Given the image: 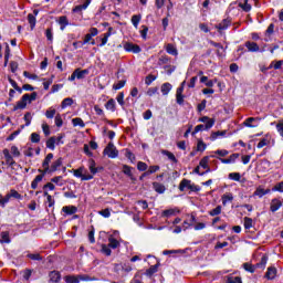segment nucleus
<instances>
[{"mask_svg": "<svg viewBox=\"0 0 283 283\" xmlns=\"http://www.w3.org/2000/svg\"><path fill=\"white\" fill-rule=\"evenodd\" d=\"M222 213V206H217L214 209H212L209 212V216H211L212 218L216 216H220Z\"/></svg>", "mask_w": 283, "mask_h": 283, "instance_id": "46", "label": "nucleus"}, {"mask_svg": "<svg viewBox=\"0 0 283 283\" xmlns=\"http://www.w3.org/2000/svg\"><path fill=\"white\" fill-rule=\"evenodd\" d=\"M169 92H171V84H169V83H164V84L161 85V94H163L164 96H167V94H169Z\"/></svg>", "mask_w": 283, "mask_h": 283, "instance_id": "40", "label": "nucleus"}, {"mask_svg": "<svg viewBox=\"0 0 283 283\" xmlns=\"http://www.w3.org/2000/svg\"><path fill=\"white\" fill-rule=\"evenodd\" d=\"M207 149V144L202 139H199L197 143V151H205Z\"/></svg>", "mask_w": 283, "mask_h": 283, "instance_id": "52", "label": "nucleus"}, {"mask_svg": "<svg viewBox=\"0 0 283 283\" xmlns=\"http://www.w3.org/2000/svg\"><path fill=\"white\" fill-rule=\"evenodd\" d=\"M49 277L51 282H61V272L52 271L50 272Z\"/></svg>", "mask_w": 283, "mask_h": 283, "instance_id": "30", "label": "nucleus"}, {"mask_svg": "<svg viewBox=\"0 0 283 283\" xmlns=\"http://www.w3.org/2000/svg\"><path fill=\"white\" fill-rule=\"evenodd\" d=\"M57 23L60 24V30H65L67 25H70V20L65 15H61L57 20Z\"/></svg>", "mask_w": 283, "mask_h": 283, "instance_id": "22", "label": "nucleus"}, {"mask_svg": "<svg viewBox=\"0 0 283 283\" xmlns=\"http://www.w3.org/2000/svg\"><path fill=\"white\" fill-rule=\"evenodd\" d=\"M73 175L75 176V178H81V180H93L94 179V175L90 174V171H87V169L80 167L75 170H73Z\"/></svg>", "mask_w": 283, "mask_h": 283, "instance_id": "4", "label": "nucleus"}, {"mask_svg": "<svg viewBox=\"0 0 283 283\" xmlns=\"http://www.w3.org/2000/svg\"><path fill=\"white\" fill-rule=\"evenodd\" d=\"M229 25H231V19L227 18V19H223L219 24H216V29L219 32H222V30H227Z\"/></svg>", "mask_w": 283, "mask_h": 283, "instance_id": "17", "label": "nucleus"}, {"mask_svg": "<svg viewBox=\"0 0 283 283\" xmlns=\"http://www.w3.org/2000/svg\"><path fill=\"white\" fill-rule=\"evenodd\" d=\"M88 169L91 171V176H96V174H98V168L96 167V161L94 159L88 160Z\"/></svg>", "mask_w": 283, "mask_h": 283, "instance_id": "23", "label": "nucleus"}, {"mask_svg": "<svg viewBox=\"0 0 283 283\" xmlns=\"http://www.w3.org/2000/svg\"><path fill=\"white\" fill-rule=\"evenodd\" d=\"M240 158V154L234 153L232 155L229 156V158H219V160L223 164V165H231L233 163H235V160Z\"/></svg>", "mask_w": 283, "mask_h": 283, "instance_id": "14", "label": "nucleus"}, {"mask_svg": "<svg viewBox=\"0 0 283 283\" xmlns=\"http://www.w3.org/2000/svg\"><path fill=\"white\" fill-rule=\"evenodd\" d=\"M45 116H46V118H54V116H56V109L55 108H49L45 112Z\"/></svg>", "mask_w": 283, "mask_h": 283, "instance_id": "60", "label": "nucleus"}, {"mask_svg": "<svg viewBox=\"0 0 283 283\" xmlns=\"http://www.w3.org/2000/svg\"><path fill=\"white\" fill-rule=\"evenodd\" d=\"M75 74H76L78 81H81V80L85 78V76H87V74H90V70L88 69H85V70L76 69Z\"/></svg>", "mask_w": 283, "mask_h": 283, "instance_id": "26", "label": "nucleus"}, {"mask_svg": "<svg viewBox=\"0 0 283 283\" xmlns=\"http://www.w3.org/2000/svg\"><path fill=\"white\" fill-rule=\"evenodd\" d=\"M73 127H85V122L82 118L75 117L72 119Z\"/></svg>", "mask_w": 283, "mask_h": 283, "instance_id": "41", "label": "nucleus"}, {"mask_svg": "<svg viewBox=\"0 0 283 283\" xmlns=\"http://www.w3.org/2000/svg\"><path fill=\"white\" fill-rule=\"evenodd\" d=\"M186 189H189V191H200V188L191 184V180L182 179L179 184V191H185Z\"/></svg>", "mask_w": 283, "mask_h": 283, "instance_id": "5", "label": "nucleus"}, {"mask_svg": "<svg viewBox=\"0 0 283 283\" xmlns=\"http://www.w3.org/2000/svg\"><path fill=\"white\" fill-rule=\"evenodd\" d=\"M137 169H138V171H145L146 169H148V166H147V164H145V161H138Z\"/></svg>", "mask_w": 283, "mask_h": 283, "instance_id": "63", "label": "nucleus"}, {"mask_svg": "<svg viewBox=\"0 0 283 283\" xmlns=\"http://www.w3.org/2000/svg\"><path fill=\"white\" fill-rule=\"evenodd\" d=\"M42 132H43L44 136H50V134H51L50 125H48V123H45V122L42 123Z\"/></svg>", "mask_w": 283, "mask_h": 283, "instance_id": "58", "label": "nucleus"}, {"mask_svg": "<svg viewBox=\"0 0 283 283\" xmlns=\"http://www.w3.org/2000/svg\"><path fill=\"white\" fill-rule=\"evenodd\" d=\"M31 143H41V135H39V133H32Z\"/></svg>", "mask_w": 283, "mask_h": 283, "instance_id": "61", "label": "nucleus"}, {"mask_svg": "<svg viewBox=\"0 0 283 283\" xmlns=\"http://www.w3.org/2000/svg\"><path fill=\"white\" fill-rule=\"evenodd\" d=\"M52 158H54V154L49 153L43 163H42V168L43 169H39V174L33 181L31 182V188L32 189H36L39 187V182H41L43 180V178H45L46 174H50V163H52Z\"/></svg>", "mask_w": 283, "mask_h": 283, "instance_id": "1", "label": "nucleus"}, {"mask_svg": "<svg viewBox=\"0 0 283 283\" xmlns=\"http://www.w3.org/2000/svg\"><path fill=\"white\" fill-rule=\"evenodd\" d=\"M0 235H1L2 242H6V244H10V232L3 231L1 232Z\"/></svg>", "mask_w": 283, "mask_h": 283, "instance_id": "50", "label": "nucleus"}, {"mask_svg": "<svg viewBox=\"0 0 283 283\" xmlns=\"http://www.w3.org/2000/svg\"><path fill=\"white\" fill-rule=\"evenodd\" d=\"M10 198H11V197H10L9 193H7L4 197L1 196L0 206H1L2 208H4L6 205H8V203L10 202Z\"/></svg>", "mask_w": 283, "mask_h": 283, "instance_id": "48", "label": "nucleus"}, {"mask_svg": "<svg viewBox=\"0 0 283 283\" xmlns=\"http://www.w3.org/2000/svg\"><path fill=\"white\" fill-rule=\"evenodd\" d=\"M102 253H104V255H112V248L108 244H102Z\"/></svg>", "mask_w": 283, "mask_h": 283, "instance_id": "49", "label": "nucleus"}, {"mask_svg": "<svg viewBox=\"0 0 283 283\" xmlns=\"http://www.w3.org/2000/svg\"><path fill=\"white\" fill-rule=\"evenodd\" d=\"M153 188L157 193H163L164 191H166L165 185L160 182H153Z\"/></svg>", "mask_w": 283, "mask_h": 283, "instance_id": "35", "label": "nucleus"}, {"mask_svg": "<svg viewBox=\"0 0 283 283\" xmlns=\"http://www.w3.org/2000/svg\"><path fill=\"white\" fill-rule=\"evenodd\" d=\"M92 36H98V29L91 28L88 30V33L84 36L82 45H86V43H90L93 40Z\"/></svg>", "mask_w": 283, "mask_h": 283, "instance_id": "10", "label": "nucleus"}, {"mask_svg": "<svg viewBox=\"0 0 283 283\" xmlns=\"http://www.w3.org/2000/svg\"><path fill=\"white\" fill-rule=\"evenodd\" d=\"M64 280L66 283H80L81 280L83 282H90V280H92V279H90L88 275H77V276L76 275H66L64 277Z\"/></svg>", "mask_w": 283, "mask_h": 283, "instance_id": "6", "label": "nucleus"}, {"mask_svg": "<svg viewBox=\"0 0 283 283\" xmlns=\"http://www.w3.org/2000/svg\"><path fill=\"white\" fill-rule=\"evenodd\" d=\"M210 158H216L214 155H210V156H205L200 163H199V167H202V169H207L206 174H209V171H211V168H209V159Z\"/></svg>", "mask_w": 283, "mask_h": 283, "instance_id": "13", "label": "nucleus"}, {"mask_svg": "<svg viewBox=\"0 0 283 283\" xmlns=\"http://www.w3.org/2000/svg\"><path fill=\"white\" fill-rule=\"evenodd\" d=\"M62 211L66 213V216H74L78 211V208L75 206H65L62 208Z\"/></svg>", "mask_w": 283, "mask_h": 283, "instance_id": "21", "label": "nucleus"}, {"mask_svg": "<svg viewBox=\"0 0 283 283\" xmlns=\"http://www.w3.org/2000/svg\"><path fill=\"white\" fill-rule=\"evenodd\" d=\"M10 198H14L15 200H21V198H23V196H21V193H19V191L11 189L10 192H8Z\"/></svg>", "mask_w": 283, "mask_h": 283, "instance_id": "45", "label": "nucleus"}, {"mask_svg": "<svg viewBox=\"0 0 283 283\" xmlns=\"http://www.w3.org/2000/svg\"><path fill=\"white\" fill-rule=\"evenodd\" d=\"M244 229L249 231V229L253 228V219L249 217H244Z\"/></svg>", "mask_w": 283, "mask_h": 283, "instance_id": "43", "label": "nucleus"}, {"mask_svg": "<svg viewBox=\"0 0 283 283\" xmlns=\"http://www.w3.org/2000/svg\"><path fill=\"white\" fill-rule=\"evenodd\" d=\"M154 81H156V75H153V74L147 75L145 78V83L147 85H151Z\"/></svg>", "mask_w": 283, "mask_h": 283, "instance_id": "64", "label": "nucleus"}, {"mask_svg": "<svg viewBox=\"0 0 283 283\" xmlns=\"http://www.w3.org/2000/svg\"><path fill=\"white\" fill-rule=\"evenodd\" d=\"M244 45L249 52H260V45L255 42L247 41Z\"/></svg>", "mask_w": 283, "mask_h": 283, "instance_id": "20", "label": "nucleus"}, {"mask_svg": "<svg viewBox=\"0 0 283 283\" xmlns=\"http://www.w3.org/2000/svg\"><path fill=\"white\" fill-rule=\"evenodd\" d=\"M63 176H56L51 178V182H53L54 185H59V187H63Z\"/></svg>", "mask_w": 283, "mask_h": 283, "instance_id": "51", "label": "nucleus"}, {"mask_svg": "<svg viewBox=\"0 0 283 283\" xmlns=\"http://www.w3.org/2000/svg\"><path fill=\"white\" fill-rule=\"evenodd\" d=\"M74 105V99L72 97H66L62 101L61 107L62 109H65V107H72Z\"/></svg>", "mask_w": 283, "mask_h": 283, "instance_id": "36", "label": "nucleus"}, {"mask_svg": "<svg viewBox=\"0 0 283 283\" xmlns=\"http://www.w3.org/2000/svg\"><path fill=\"white\" fill-rule=\"evenodd\" d=\"M170 61H171V57L167 55H161L159 57V65H167V63H169Z\"/></svg>", "mask_w": 283, "mask_h": 283, "instance_id": "56", "label": "nucleus"}, {"mask_svg": "<svg viewBox=\"0 0 283 283\" xmlns=\"http://www.w3.org/2000/svg\"><path fill=\"white\" fill-rule=\"evenodd\" d=\"M243 269L249 273H255V268L251 263H243Z\"/></svg>", "mask_w": 283, "mask_h": 283, "instance_id": "55", "label": "nucleus"}, {"mask_svg": "<svg viewBox=\"0 0 283 283\" xmlns=\"http://www.w3.org/2000/svg\"><path fill=\"white\" fill-rule=\"evenodd\" d=\"M124 50L126 52H133L134 54H138L140 52V46L138 44L126 42L124 44Z\"/></svg>", "mask_w": 283, "mask_h": 283, "instance_id": "12", "label": "nucleus"}, {"mask_svg": "<svg viewBox=\"0 0 283 283\" xmlns=\"http://www.w3.org/2000/svg\"><path fill=\"white\" fill-rule=\"evenodd\" d=\"M282 205L283 200H280V198L272 199L270 202V211H272V213H275V211H280Z\"/></svg>", "mask_w": 283, "mask_h": 283, "instance_id": "11", "label": "nucleus"}, {"mask_svg": "<svg viewBox=\"0 0 283 283\" xmlns=\"http://www.w3.org/2000/svg\"><path fill=\"white\" fill-rule=\"evenodd\" d=\"M27 258H29V260H34L38 262H41V260H43V256H41L40 253H29L27 254Z\"/></svg>", "mask_w": 283, "mask_h": 283, "instance_id": "44", "label": "nucleus"}, {"mask_svg": "<svg viewBox=\"0 0 283 283\" xmlns=\"http://www.w3.org/2000/svg\"><path fill=\"white\" fill-rule=\"evenodd\" d=\"M105 108L109 112H116V101L114 98H111L105 104Z\"/></svg>", "mask_w": 283, "mask_h": 283, "instance_id": "32", "label": "nucleus"}, {"mask_svg": "<svg viewBox=\"0 0 283 283\" xmlns=\"http://www.w3.org/2000/svg\"><path fill=\"white\" fill-rule=\"evenodd\" d=\"M156 171H160V166H149L148 170L144 172V176H151V174H156Z\"/></svg>", "mask_w": 283, "mask_h": 283, "instance_id": "37", "label": "nucleus"}, {"mask_svg": "<svg viewBox=\"0 0 283 283\" xmlns=\"http://www.w3.org/2000/svg\"><path fill=\"white\" fill-rule=\"evenodd\" d=\"M227 136V130L212 132L210 135V140H218V138Z\"/></svg>", "mask_w": 283, "mask_h": 283, "instance_id": "24", "label": "nucleus"}, {"mask_svg": "<svg viewBox=\"0 0 283 283\" xmlns=\"http://www.w3.org/2000/svg\"><path fill=\"white\" fill-rule=\"evenodd\" d=\"M275 275H277V270L275 268H269L265 277L268 280H275Z\"/></svg>", "mask_w": 283, "mask_h": 283, "instance_id": "29", "label": "nucleus"}, {"mask_svg": "<svg viewBox=\"0 0 283 283\" xmlns=\"http://www.w3.org/2000/svg\"><path fill=\"white\" fill-rule=\"evenodd\" d=\"M260 120H262V117H248L243 122V125H244V127H258V124L253 125L252 123H260Z\"/></svg>", "mask_w": 283, "mask_h": 283, "instance_id": "16", "label": "nucleus"}, {"mask_svg": "<svg viewBox=\"0 0 283 283\" xmlns=\"http://www.w3.org/2000/svg\"><path fill=\"white\" fill-rule=\"evenodd\" d=\"M125 157L130 160V163H134V160H136V155H134V153H132V150L129 149H126Z\"/></svg>", "mask_w": 283, "mask_h": 283, "instance_id": "57", "label": "nucleus"}, {"mask_svg": "<svg viewBox=\"0 0 283 283\" xmlns=\"http://www.w3.org/2000/svg\"><path fill=\"white\" fill-rule=\"evenodd\" d=\"M272 191H279V193H283V181L277 182L273 188Z\"/></svg>", "mask_w": 283, "mask_h": 283, "instance_id": "62", "label": "nucleus"}, {"mask_svg": "<svg viewBox=\"0 0 283 283\" xmlns=\"http://www.w3.org/2000/svg\"><path fill=\"white\" fill-rule=\"evenodd\" d=\"M108 245L111 249H118V247H120V242L111 235L108 237Z\"/></svg>", "mask_w": 283, "mask_h": 283, "instance_id": "33", "label": "nucleus"}, {"mask_svg": "<svg viewBox=\"0 0 283 283\" xmlns=\"http://www.w3.org/2000/svg\"><path fill=\"white\" fill-rule=\"evenodd\" d=\"M143 19V15H140V14H134L133 17H132V23H133V25H134V28H138V23H140V20Z\"/></svg>", "mask_w": 283, "mask_h": 283, "instance_id": "42", "label": "nucleus"}, {"mask_svg": "<svg viewBox=\"0 0 283 283\" xmlns=\"http://www.w3.org/2000/svg\"><path fill=\"white\" fill-rule=\"evenodd\" d=\"M221 200H222V206L227 207L228 202H233V193L229 192V193L222 195Z\"/></svg>", "mask_w": 283, "mask_h": 283, "instance_id": "25", "label": "nucleus"}, {"mask_svg": "<svg viewBox=\"0 0 283 283\" xmlns=\"http://www.w3.org/2000/svg\"><path fill=\"white\" fill-rule=\"evenodd\" d=\"M28 22L30 23L31 30H34V28H36V17H34V14H28Z\"/></svg>", "mask_w": 283, "mask_h": 283, "instance_id": "38", "label": "nucleus"}, {"mask_svg": "<svg viewBox=\"0 0 283 283\" xmlns=\"http://www.w3.org/2000/svg\"><path fill=\"white\" fill-rule=\"evenodd\" d=\"M184 92H185V82L181 83L180 87H178L176 92V101L178 105L185 104V95H182Z\"/></svg>", "mask_w": 283, "mask_h": 283, "instance_id": "8", "label": "nucleus"}, {"mask_svg": "<svg viewBox=\"0 0 283 283\" xmlns=\"http://www.w3.org/2000/svg\"><path fill=\"white\" fill-rule=\"evenodd\" d=\"M176 253H180L184 255V253H187V250H164L163 255H174Z\"/></svg>", "mask_w": 283, "mask_h": 283, "instance_id": "39", "label": "nucleus"}, {"mask_svg": "<svg viewBox=\"0 0 283 283\" xmlns=\"http://www.w3.org/2000/svg\"><path fill=\"white\" fill-rule=\"evenodd\" d=\"M122 171L125 176H127V178H129V180H132V182H136V177L134 176V168L132 166L128 165H123L122 166Z\"/></svg>", "mask_w": 283, "mask_h": 283, "instance_id": "9", "label": "nucleus"}, {"mask_svg": "<svg viewBox=\"0 0 283 283\" xmlns=\"http://www.w3.org/2000/svg\"><path fill=\"white\" fill-rule=\"evenodd\" d=\"M98 214L103 216V218H109V216H112V209L109 208L103 209L98 211Z\"/></svg>", "mask_w": 283, "mask_h": 283, "instance_id": "53", "label": "nucleus"}, {"mask_svg": "<svg viewBox=\"0 0 283 283\" xmlns=\"http://www.w3.org/2000/svg\"><path fill=\"white\" fill-rule=\"evenodd\" d=\"M2 154L4 156V161H2V165H7V167H14V165H17V161H14V157H12L8 148H4L2 150Z\"/></svg>", "mask_w": 283, "mask_h": 283, "instance_id": "7", "label": "nucleus"}, {"mask_svg": "<svg viewBox=\"0 0 283 283\" xmlns=\"http://www.w3.org/2000/svg\"><path fill=\"white\" fill-rule=\"evenodd\" d=\"M46 148L51 149V151H54V149H56V139L54 137H50L46 140Z\"/></svg>", "mask_w": 283, "mask_h": 283, "instance_id": "34", "label": "nucleus"}, {"mask_svg": "<svg viewBox=\"0 0 283 283\" xmlns=\"http://www.w3.org/2000/svg\"><path fill=\"white\" fill-rule=\"evenodd\" d=\"M161 154L164 156H167L168 160H170L175 165L178 163V159L176 158V155H174V153H171L169 150H163Z\"/></svg>", "mask_w": 283, "mask_h": 283, "instance_id": "31", "label": "nucleus"}, {"mask_svg": "<svg viewBox=\"0 0 283 283\" xmlns=\"http://www.w3.org/2000/svg\"><path fill=\"white\" fill-rule=\"evenodd\" d=\"M61 165H63V158L60 157L51 164L49 172L46 174H54V171L59 170V167H61Z\"/></svg>", "mask_w": 283, "mask_h": 283, "instance_id": "15", "label": "nucleus"}, {"mask_svg": "<svg viewBox=\"0 0 283 283\" xmlns=\"http://www.w3.org/2000/svg\"><path fill=\"white\" fill-rule=\"evenodd\" d=\"M268 193H271V189H264L261 186H259L255 191L253 192V196L258 198H264Z\"/></svg>", "mask_w": 283, "mask_h": 283, "instance_id": "19", "label": "nucleus"}, {"mask_svg": "<svg viewBox=\"0 0 283 283\" xmlns=\"http://www.w3.org/2000/svg\"><path fill=\"white\" fill-rule=\"evenodd\" d=\"M276 132L283 138V119H280L276 124Z\"/></svg>", "mask_w": 283, "mask_h": 283, "instance_id": "59", "label": "nucleus"}, {"mask_svg": "<svg viewBox=\"0 0 283 283\" xmlns=\"http://www.w3.org/2000/svg\"><path fill=\"white\" fill-rule=\"evenodd\" d=\"M166 52H167V54H171V56H177L178 49H176V45L168 43L166 45Z\"/></svg>", "mask_w": 283, "mask_h": 283, "instance_id": "27", "label": "nucleus"}, {"mask_svg": "<svg viewBox=\"0 0 283 283\" xmlns=\"http://www.w3.org/2000/svg\"><path fill=\"white\" fill-rule=\"evenodd\" d=\"M229 178L230 180H235V182H240V178H242V176L240 175V172H230Z\"/></svg>", "mask_w": 283, "mask_h": 283, "instance_id": "54", "label": "nucleus"}, {"mask_svg": "<svg viewBox=\"0 0 283 283\" xmlns=\"http://www.w3.org/2000/svg\"><path fill=\"white\" fill-rule=\"evenodd\" d=\"M158 266H160V262H157V264L151 265L148 270H146V275L148 277H151L155 273H158Z\"/></svg>", "mask_w": 283, "mask_h": 283, "instance_id": "28", "label": "nucleus"}, {"mask_svg": "<svg viewBox=\"0 0 283 283\" xmlns=\"http://www.w3.org/2000/svg\"><path fill=\"white\" fill-rule=\"evenodd\" d=\"M36 96H39L36 92L24 94L21 99L17 102V105L13 107V112H17L18 109H25V107H28V103L36 101Z\"/></svg>", "mask_w": 283, "mask_h": 283, "instance_id": "2", "label": "nucleus"}, {"mask_svg": "<svg viewBox=\"0 0 283 283\" xmlns=\"http://www.w3.org/2000/svg\"><path fill=\"white\" fill-rule=\"evenodd\" d=\"M269 261V258L266 255H263L261 258V261L256 263V269H264L266 266V262Z\"/></svg>", "mask_w": 283, "mask_h": 283, "instance_id": "47", "label": "nucleus"}, {"mask_svg": "<svg viewBox=\"0 0 283 283\" xmlns=\"http://www.w3.org/2000/svg\"><path fill=\"white\" fill-rule=\"evenodd\" d=\"M271 134H266L256 145L258 149H262V147H266L268 145H271Z\"/></svg>", "mask_w": 283, "mask_h": 283, "instance_id": "18", "label": "nucleus"}, {"mask_svg": "<svg viewBox=\"0 0 283 283\" xmlns=\"http://www.w3.org/2000/svg\"><path fill=\"white\" fill-rule=\"evenodd\" d=\"M103 156H107V158H118V148L114 145V143L109 142L107 146L103 150Z\"/></svg>", "mask_w": 283, "mask_h": 283, "instance_id": "3", "label": "nucleus"}]
</instances>
